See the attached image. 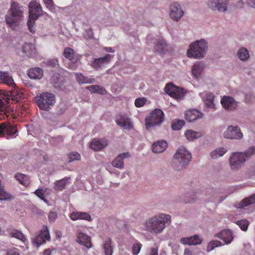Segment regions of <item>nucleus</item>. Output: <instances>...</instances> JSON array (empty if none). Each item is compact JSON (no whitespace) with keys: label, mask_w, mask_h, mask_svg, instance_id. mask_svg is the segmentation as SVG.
Here are the masks:
<instances>
[{"label":"nucleus","mask_w":255,"mask_h":255,"mask_svg":"<svg viewBox=\"0 0 255 255\" xmlns=\"http://www.w3.org/2000/svg\"><path fill=\"white\" fill-rule=\"evenodd\" d=\"M171 216L160 213L148 219L144 224L145 230L153 234H159L165 228L166 224L171 223Z\"/></svg>","instance_id":"obj_1"},{"label":"nucleus","mask_w":255,"mask_h":255,"mask_svg":"<svg viewBox=\"0 0 255 255\" xmlns=\"http://www.w3.org/2000/svg\"><path fill=\"white\" fill-rule=\"evenodd\" d=\"M25 7L17 2L12 1L10 8L5 15V21L9 27L13 30H16L20 20L23 17Z\"/></svg>","instance_id":"obj_2"},{"label":"nucleus","mask_w":255,"mask_h":255,"mask_svg":"<svg viewBox=\"0 0 255 255\" xmlns=\"http://www.w3.org/2000/svg\"><path fill=\"white\" fill-rule=\"evenodd\" d=\"M191 159V153L184 146H181L173 155L172 166L176 171L183 170L189 165Z\"/></svg>","instance_id":"obj_3"},{"label":"nucleus","mask_w":255,"mask_h":255,"mask_svg":"<svg viewBox=\"0 0 255 255\" xmlns=\"http://www.w3.org/2000/svg\"><path fill=\"white\" fill-rule=\"evenodd\" d=\"M11 90L7 93L0 91V114H4L10 110L8 103L11 99L15 102H19L23 97V94L15 86L11 87Z\"/></svg>","instance_id":"obj_4"},{"label":"nucleus","mask_w":255,"mask_h":255,"mask_svg":"<svg viewBox=\"0 0 255 255\" xmlns=\"http://www.w3.org/2000/svg\"><path fill=\"white\" fill-rule=\"evenodd\" d=\"M208 49V42L206 40L201 39L192 42L190 49L187 51L189 57L196 59H202Z\"/></svg>","instance_id":"obj_5"},{"label":"nucleus","mask_w":255,"mask_h":255,"mask_svg":"<svg viewBox=\"0 0 255 255\" xmlns=\"http://www.w3.org/2000/svg\"><path fill=\"white\" fill-rule=\"evenodd\" d=\"M29 17L27 22L28 29L32 33L35 32V21L42 15V7L36 1H31L28 4Z\"/></svg>","instance_id":"obj_6"},{"label":"nucleus","mask_w":255,"mask_h":255,"mask_svg":"<svg viewBox=\"0 0 255 255\" xmlns=\"http://www.w3.org/2000/svg\"><path fill=\"white\" fill-rule=\"evenodd\" d=\"M36 102L38 108L43 110L48 111L55 103V96L51 93L43 92L35 97Z\"/></svg>","instance_id":"obj_7"},{"label":"nucleus","mask_w":255,"mask_h":255,"mask_svg":"<svg viewBox=\"0 0 255 255\" xmlns=\"http://www.w3.org/2000/svg\"><path fill=\"white\" fill-rule=\"evenodd\" d=\"M164 114L160 109H155L145 119L146 129L160 125L163 121Z\"/></svg>","instance_id":"obj_8"},{"label":"nucleus","mask_w":255,"mask_h":255,"mask_svg":"<svg viewBox=\"0 0 255 255\" xmlns=\"http://www.w3.org/2000/svg\"><path fill=\"white\" fill-rule=\"evenodd\" d=\"M247 161L242 152H235L232 153L229 158V164L232 170L237 171L241 169Z\"/></svg>","instance_id":"obj_9"},{"label":"nucleus","mask_w":255,"mask_h":255,"mask_svg":"<svg viewBox=\"0 0 255 255\" xmlns=\"http://www.w3.org/2000/svg\"><path fill=\"white\" fill-rule=\"evenodd\" d=\"M16 125L4 122L0 124V137L14 138L17 134Z\"/></svg>","instance_id":"obj_10"},{"label":"nucleus","mask_w":255,"mask_h":255,"mask_svg":"<svg viewBox=\"0 0 255 255\" xmlns=\"http://www.w3.org/2000/svg\"><path fill=\"white\" fill-rule=\"evenodd\" d=\"M63 55L70 62L69 64L68 68L72 70L76 69L78 66V62L80 58L79 55L74 52V50L70 47H66L64 49Z\"/></svg>","instance_id":"obj_11"},{"label":"nucleus","mask_w":255,"mask_h":255,"mask_svg":"<svg viewBox=\"0 0 255 255\" xmlns=\"http://www.w3.org/2000/svg\"><path fill=\"white\" fill-rule=\"evenodd\" d=\"M243 133L238 126H229L223 133V137L228 139L240 140L243 138Z\"/></svg>","instance_id":"obj_12"},{"label":"nucleus","mask_w":255,"mask_h":255,"mask_svg":"<svg viewBox=\"0 0 255 255\" xmlns=\"http://www.w3.org/2000/svg\"><path fill=\"white\" fill-rule=\"evenodd\" d=\"M183 15L184 11L179 3L174 2L171 4L169 15L171 19L174 21H178Z\"/></svg>","instance_id":"obj_13"},{"label":"nucleus","mask_w":255,"mask_h":255,"mask_svg":"<svg viewBox=\"0 0 255 255\" xmlns=\"http://www.w3.org/2000/svg\"><path fill=\"white\" fill-rule=\"evenodd\" d=\"M164 90L169 95L175 99H181L184 96L183 90L171 83L167 84L164 88Z\"/></svg>","instance_id":"obj_14"},{"label":"nucleus","mask_w":255,"mask_h":255,"mask_svg":"<svg viewBox=\"0 0 255 255\" xmlns=\"http://www.w3.org/2000/svg\"><path fill=\"white\" fill-rule=\"evenodd\" d=\"M113 57L112 55L107 54L103 57L95 58L91 66L95 69L99 70L102 68L106 64L110 62L111 59Z\"/></svg>","instance_id":"obj_15"},{"label":"nucleus","mask_w":255,"mask_h":255,"mask_svg":"<svg viewBox=\"0 0 255 255\" xmlns=\"http://www.w3.org/2000/svg\"><path fill=\"white\" fill-rule=\"evenodd\" d=\"M50 240V236L48 230L46 227L45 229L41 231L39 235L36 236L33 240L34 246L38 248L41 245L44 243L46 240Z\"/></svg>","instance_id":"obj_16"},{"label":"nucleus","mask_w":255,"mask_h":255,"mask_svg":"<svg viewBox=\"0 0 255 255\" xmlns=\"http://www.w3.org/2000/svg\"><path fill=\"white\" fill-rule=\"evenodd\" d=\"M222 106L227 110H233L237 108L238 102L230 96H224L221 101Z\"/></svg>","instance_id":"obj_17"},{"label":"nucleus","mask_w":255,"mask_h":255,"mask_svg":"<svg viewBox=\"0 0 255 255\" xmlns=\"http://www.w3.org/2000/svg\"><path fill=\"white\" fill-rule=\"evenodd\" d=\"M208 7L213 10L226 12L228 10L225 3H222L221 0H209L207 2Z\"/></svg>","instance_id":"obj_18"},{"label":"nucleus","mask_w":255,"mask_h":255,"mask_svg":"<svg viewBox=\"0 0 255 255\" xmlns=\"http://www.w3.org/2000/svg\"><path fill=\"white\" fill-rule=\"evenodd\" d=\"M131 157L129 152H124L119 154L117 157L112 162V165L116 168L123 169L124 167V163L123 160L125 159Z\"/></svg>","instance_id":"obj_19"},{"label":"nucleus","mask_w":255,"mask_h":255,"mask_svg":"<svg viewBox=\"0 0 255 255\" xmlns=\"http://www.w3.org/2000/svg\"><path fill=\"white\" fill-rule=\"evenodd\" d=\"M0 83L10 87L15 86L12 76L7 72L0 71Z\"/></svg>","instance_id":"obj_20"},{"label":"nucleus","mask_w":255,"mask_h":255,"mask_svg":"<svg viewBox=\"0 0 255 255\" xmlns=\"http://www.w3.org/2000/svg\"><path fill=\"white\" fill-rule=\"evenodd\" d=\"M180 242L183 245H198L202 243V239L197 235L190 237L182 238Z\"/></svg>","instance_id":"obj_21"},{"label":"nucleus","mask_w":255,"mask_h":255,"mask_svg":"<svg viewBox=\"0 0 255 255\" xmlns=\"http://www.w3.org/2000/svg\"><path fill=\"white\" fill-rule=\"evenodd\" d=\"M108 145V141L104 139H94L91 143V148L95 151L103 149Z\"/></svg>","instance_id":"obj_22"},{"label":"nucleus","mask_w":255,"mask_h":255,"mask_svg":"<svg viewBox=\"0 0 255 255\" xmlns=\"http://www.w3.org/2000/svg\"><path fill=\"white\" fill-rule=\"evenodd\" d=\"M216 237L223 240L226 244H229L233 240V236L232 231L230 230H225L221 231L216 235Z\"/></svg>","instance_id":"obj_23"},{"label":"nucleus","mask_w":255,"mask_h":255,"mask_svg":"<svg viewBox=\"0 0 255 255\" xmlns=\"http://www.w3.org/2000/svg\"><path fill=\"white\" fill-rule=\"evenodd\" d=\"M76 241L80 244L82 245L87 248L90 249L92 247L90 238L83 233H79Z\"/></svg>","instance_id":"obj_24"},{"label":"nucleus","mask_w":255,"mask_h":255,"mask_svg":"<svg viewBox=\"0 0 255 255\" xmlns=\"http://www.w3.org/2000/svg\"><path fill=\"white\" fill-rule=\"evenodd\" d=\"M201 96L204 100V103L207 107L210 108H214V96L212 93L210 92H204L201 94Z\"/></svg>","instance_id":"obj_25"},{"label":"nucleus","mask_w":255,"mask_h":255,"mask_svg":"<svg viewBox=\"0 0 255 255\" xmlns=\"http://www.w3.org/2000/svg\"><path fill=\"white\" fill-rule=\"evenodd\" d=\"M152 150L156 153L163 152L167 147V143L165 140H159L152 144Z\"/></svg>","instance_id":"obj_26"},{"label":"nucleus","mask_w":255,"mask_h":255,"mask_svg":"<svg viewBox=\"0 0 255 255\" xmlns=\"http://www.w3.org/2000/svg\"><path fill=\"white\" fill-rule=\"evenodd\" d=\"M72 220H85L88 221L91 220V216L86 212H73L70 216Z\"/></svg>","instance_id":"obj_27"},{"label":"nucleus","mask_w":255,"mask_h":255,"mask_svg":"<svg viewBox=\"0 0 255 255\" xmlns=\"http://www.w3.org/2000/svg\"><path fill=\"white\" fill-rule=\"evenodd\" d=\"M116 123L118 125L128 130H130L133 128V126L130 119L125 116L121 117L119 119L117 120Z\"/></svg>","instance_id":"obj_28"},{"label":"nucleus","mask_w":255,"mask_h":255,"mask_svg":"<svg viewBox=\"0 0 255 255\" xmlns=\"http://www.w3.org/2000/svg\"><path fill=\"white\" fill-rule=\"evenodd\" d=\"M202 114L196 110H189L185 113L186 120L189 122H193L201 118Z\"/></svg>","instance_id":"obj_29"},{"label":"nucleus","mask_w":255,"mask_h":255,"mask_svg":"<svg viewBox=\"0 0 255 255\" xmlns=\"http://www.w3.org/2000/svg\"><path fill=\"white\" fill-rule=\"evenodd\" d=\"M27 75L30 79H40L43 76V70L40 68H32L28 71Z\"/></svg>","instance_id":"obj_30"},{"label":"nucleus","mask_w":255,"mask_h":255,"mask_svg":"<svg viewBox=\"0 0 255 255\" xmlns=\"http://www.w3.org/2000/svg\"><path fill=\"white\" fill-rule=\"evenodd\" d=\"M204 67V64L202 62L195 63L192 67V73L193 76L196 78L199 77Z\"/></svg>","instance_id":"obj_31"},{"label":"nucleus","mask_w":255,"mask_h":255,"mask_svg":"<svg viewBox=\"0 0 255 255\" xmlns=\"http://www.w3.org/2000/svg\"><path fill=\"white\" fill-rule=\"evenodd\" d=\"M36 51V48L34 45L30 43H26L22 46V52L27 56H32Z\"/></svg>","instance_id":"obj_32"},{"label":"nucleus","mask_w":255,"mask_h":255,"mask_svg":"<svg viewBox=\"0 0 255 255\" xmlns=\"http://www.w3.org/2000/svg\"><path fill=\"white\" fill-rule=\"evenodd\" d=\"M237 55L239 59L242 61H246L250 58L248 50L245 47H240L237 53Z\"/></svg>","instance_id":"obj_33"},{"label":"nucleus","mask_w":255,"mask_h":255,"mask_svg":"<svg viewBox=\"0 0 255 255\" xmlns=\"http://www.w3.org/2000/svg\"><path fill=\"white\" fill-rule=\"evenodd\" d=\"M227 151V150L224 147H219L215 149L210 152L211 157L213 159H216L220 157L223 156Z\"/></svg>","instance_id":"obj_34"},{"label":"nucleus","mask_w":255,"mask_h":255,"mask_svg":"<svg viewBox=\"0 0 255 255\" xmlns=\"http://www.w3.org/2000/svg\"><path fill=\"white\" fill-rule=\"evenodd\" d=\"M111 239L110 238L105 239L104 244L103 248L105 255H112L113 249L111 246Z\"/></svg>","instance_id":"obj_35"},{"label":"nucleus","mask_w":255,"mask_h":255,"mask_svg":"<svg viewBox=\"0 0 255 255\" xmlns=\"http://www.w3.org/2000/svg\"><path fill=\"white\" fill-rule=\"evenodd\" d=\"M9 234L11 237L15 238L24 243L26 239L22 233L16 229H11L9 230Z\"/></svg>","instance_id":"obj_36"},{"label":"nucleus","mask_w":255,"mask_h":255,"mask_svg":"<svg viewBox=\"0 0 255 255\" xmlns=\"http://www.w3.org/2000/svg\"><path fill=\"white\" fill-rule=\"evenodd\" d=\"M70 179V177H65L60 180L56 181L54 183V189L56 190H62L64 189L66 184L68 182Z\"/></svg>","instance_id":"obj_37"},{"label":"nucleus","mask_w":255,"mask_h":255,"mask_svg":"<svg viewBox=\"0 0 255 255\" xmlns=\"http://www.w3.org/2000/svg\"><path fill=\"white\" fill-rule=\"evenodd\" d=\"M167 45L164 40L162 39H158L155 43V49L160 53L164 52L166 49Z\"/></svg>","instance_id":"obj_38"},{"label":"nucleus","mask_w":255,"mask_h":255,"mask_svg":"<svg viewBox=\"0 0 255 255\" xmlns=\"http://www.w3.org/2000/svg\"><path fill=\"white\" fill-rule=\"evenodd\" d=\"M51 82L53 86L56 88H59L62 85V80L60 74H54L51 78Z\"/></svg>","instance_id":"obj_39"},{"label":"nucleus","mask_w":255,"mask_h":255,"mask_svg":"<svg viewBox=\"0 0 255 255\" xmlns=\"http://www.w3.org/2000/svg\"><path fill=\"white\" fill-rule=\"evenodd\" d=\"M15 178L19 181V183L24 186H28L30 183L29 177L25 174L17 173L15 175Z\"/></svg>","instance_id":"obj_40"},{"label":"nucleus","mask_w":255,"mask_h":255,"mask_svg":"<svg viewBox=\"0 0 255 255\" xmlns=\"http://www.w3.org/2000/svg\"><path fill=\"white\" fill-rule=\"evenodd\" d=\"M185 135L188 140L190 141L198 139L202 136L201 132H196L192 130H187L185 132Z\"/></svg>","instance_id":"obj_41"},{"label":"nucleus","mask_w":255,"mask_h":255,"mask_svg":"<svg viewBox=\"0 0 255 255\" xmlns=\"http://www.w3.org/2000/svg\"><path fill=\"white\" fill-rule=\"evenodd\" d=\"M14 199V197L6 192L4 190V187L1 183L0 180V200L5 201L8 200H12Z\"/></svg>","instance_id":"obj_42"},{"label":"nucleus","mask_w":255,"mask_h":255,"mask_svg":"<svg viewBox=\"0 0 255 255\" xmlns=\"http://www.w3.org/2000/svg\"><path fill=\"white\" fill-rule=\"evenodd\" d=\"M255 203V193L251 195L248 198H244L240 202V208H243Z\"/></svg>","instance_id":"obj_43"},{"label":"nucleus","mask_w":255,"mask_h":255,"mask_svg":"<svg viewBox=\"0 0 255 255\" xmlns=\"http://www.w3.org/2000/svg\"><path fill=\"white\" fill-rule=\"evenodd\" d=\"M91 93H98L104 94L106 92L105 89L100 85H92L87 87Z\"/></svg>","instance_id":"obj_44"},{"label":"nucleus","mask_w":255,"mask_h":255,"mask_svg":"<svg viewBox=\"0 0 255 255\" xmlns=\"http://www.w3.org/2000/svg\"><path fill=\"white\" fill-rule=\"evenodd\" d=\"M76 78L77 81L81 83H92L94 82V79L85 77L82 74H77Z\"/></svg>","instance_id":"obj_45"},{"label":"nucleus","mask_w":255,"mask_h":255,"mask_svg":"<svg viewBox=\"0 0 255 255\" xmlns=\"http://www.w3.org/2000/svg\"><path fill=\"white\" fill-rule=\"evenodd\" d=\"M242 153L245 156V159L247 161L249 158L255 154V146H252L247 149Z\"/></svg>","instance_id":"obj_46"},{"label":"nucleus","mask_w":255,"mask_h":255,"mask_svg":"<svg viewBox=\"0 0 255 255\" xmlns=\"http://www.w3.org/2000/svg\"><path fill=\"white\" fill-rule=\"evenodd\" d=\"M222 246V243L217 240H214L210 242L207 245V251L210 252L213 250L216 247Z\"/></svg>","instance_id":"obj_47"},{"label":"nucleus","mask_w":255,"mask_h":255,"mask_svg":"<svg viewBox=\"0 0 255 255\" xmlns=\"http://www.w3.org/2000/svg\"><path fill=\"white\" fill-rule=\"evenodd\" d=\"M185 122L183 120H178L173 123L171 128L173 130H179L182 128Z\"/></svg>","instance_id":"obj_48"},{"label":"nucleus","mask_w":255,"mask_h":255,"mask_svg":"<svg viewBox=\"0 0 255 255\" xmlns=\"http://www.w3.org/2000/svg\"><path fill=\"white\" fill-rule=\"evenodd\" d=\"M237 224L243 231H246L248 230L249 221L247 220H242L237 221Z\"/></svg>","instance_id":"obj_49"},{"label":"nucleus","mask_w":255,"mask_h":255,"mask_svg":"<svg viewBox=\"0 0 255 255\" xmlns=\"http://www.w3.org/2000/svg\"><path fill=\"white\" fill-rule=\"evenodd\" d=\"M142 247V245L138 242H135L133 244L132 248V253L134 255H137L139 254L141 248Z\"/></svg>","instance_id":"obj_50"},{"label":"nucleus","mask_w":255,"mask_h":255,"mask_svg":"<svg viewBox=\"0 0 255 255\" xmlns=\"http://www.w3.org/2000/svg\"><path fill=\"white\" fill-rule=\"evenodd\" d=\"M69 162H72L74 160H79L80 159L81 156L80 155L76 152H74L70 153L69 154Z\"/></svg>","instance_id":"obj_51"},{"label":"nucleus","mask_w":255,"mask_h":255,"mask_svg":"<svg viewBox=\"0 0 255 255\" xmlns=\"http://www.w3.org/2000/svg\"><path fill=\"white\" fill-rule=\"evenodd\" d=\"M146 102V99L144 98H138L135 100L134 104L136 107H142Z\"/></svg>","instance_id":"obj_52"},{"label":"nucleus","mask_w":255,"mask_h":255,"mask_svg":"<svg viewBox=\"0 0 255 255\" xmlns=\"http://www.w3.org/2000/svg\"><path fill=\"white\" fill-rule=\"evenodd\" d=\"M217 191L213 189H209L206 191V196L211 198H215L217 196Z\"/></svg>","instance_id":"obj_53"},{"label":"nucleus","mask_w":255,"mask_h":255,"mask_svg":"<svg viewBox=\"0 0 255 255\" xmlns=\"http://www.w3.org/2000/svg\"><path fill=\"white\" fill-rule=\"evenodd\" d=\"M84 37L86 39H91L93 38V32L92 28L85 30L84 33Z\"/></svg>","instance_id":"obj_54"},{"label":"nucleus","mask_w":255,"mask_h":255,"mask_svg":"<svg viewBox=\"0 0 255 255\" xmlns=\"http://www.w3.org/2000/svg\"><path fill=\"white\" fill-rule=\"evenodd\" d=\"M44 3L46 5L47 8L50 10L51 11H53L55 9V6L54 5V3L52 0H43Z\"/></svg>","instance_id":"obj_55"},{"label":"nucleus","mask_w":255,"mask_h":255,"mask_svg":"<svg viewBox=\"0 0 255 255\" xmlns=\"http://www.w3.org/2000/svg\"><path fill=\"white\" fill-rule=\"evenodd\" d=\"M34 193L41 199L42 200L46 201V200L45 198L44 193L43 190L42 189H37Z\"/></svg>","instance_id":"obj_56"},{"label":"nucleus","mask_w":255,"mask_h":255,"mask_svg":"<svg viewBox=\"0 0 255 255\" xmlns=\"http://www.w3.org/2000/svg\"><path fill=\"white\" fill-rule=\"evenodd\" d=\"M5 255H20L19 250L16 248L8 250Z\"/></svg>","instance_id":"obj_57"},{"label":"nucleus","mask_w":255,"mask_h":255,"mask_svg":"<svg viewBox=\"0 0 255 255\" xmlns=\"http://www.w3.org/2000/svg\"><path fill=\"white\" fill-rule=\"evenodd\" d=\"M57 217V213L55 212L51 211L48 215V220L50 222H54Z\"/></svg>","instance_id":"obj_58"},{"label":"nucleus","mask_w":255,"mask_h":255,"mask_svg":"<svg viewBox=\"0 0 255 255\" xmlns=\"http://www.w3.org/2000/svg\"><path fill=\"white\" fill-rule=\"evenodd\" d=\"M58 64V60L57 59H50L47 61V64L49 66L55 67Z\"/></svg>","instance_id":"obj_59"},{"label":"nucleus","mask_w":255,"mask_h":255,"mask_svg":"<svg viewBox=\"0 0 255 255\" xmlns=\"http://www.w3.org/2000/svg\"><path fill=\"white\" fill-rule=\"evenodd\" d=\"M52 140L55 141V144H58L59 142L63 141V138L62 136L59 135L56 137L53 138Z\"/></svg>","instance_id":"obj_60"},{"label":"nucleus","mask_w":255,"mask_h":255,"mask_svg":"<svg viewBox=\"0 0 255 255\" xmlns=\"http://www.w3.org/2000/svg\"><path fill=\"white\" fill-rule=\"evenodd\" d=\"M246 3L251 7L255 8V0H246Z\"/></svg>","instance_id":"obj_61"},{"label":"nucleus","mask_w":255,"mask_h":255,"mask_svg":"<svg viewBox=\"0 0 255 255\" xmlns=\"http://www.w3.org/2000/svg\"><path fill=\"white\" fill-rule=\"evenodd\" d=\"M146 255H158V250L156 248H151L149 254Z\"/></svg>","instance_id":"obj_62"},{"label":"nucleus","mask_w":255,"mask_h":255,"mask_svg":"<svg viewBox=\"0 0 255 255\" xmlns=\"http://www.w3.org/2000/svg\"><path fill=\"white\" fill-rule=\"evenodd\" d=\"M55 250L50 251L49 249L45 250L43 253V255H52L53 252H55Z\"/></svg>","instance_id":"obj_63"},{"label":"nucleus","mask_w":255,"mask_h":255,"mask_svg":"<svg viewBox=\"0 0 255 255\" xmlns=\"http://www.w3.org/2000/svg\"><path fill=\"white\" fill-rule=\"evenodd\" d=\"M192 252L189 249H185L184 252V255H192Z\"/></svg>","instance_id":"obj_64"}]
</instances>
